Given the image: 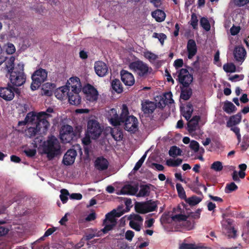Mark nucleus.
I'll return each mask as SVG.
<instances>
[{
  "instance_id": "obj_2",
  "label": "nucleus",
  "mask_w": 249,
  "mask_h": 249,
  "mask_svg": "<svg viewBox=\"0 0 249 249\" xmlns=\"http://www.w3.org/2000/svg\"><path fill=\"white\" fill-rule=\"evenodd\" d=\"M43 150L49 159L59 155L61 154V146L58 140L53 136L49 137L43 143Z\"/></svg>"
},
{
  "instance_id": "obj_44",
  "label": "nucleus",
  "mask_w": 249,
  "mask_h": 249,
  "mask_svg": "<svg viewBox=\"0 0 249 249\" xmlns=\"http://www.w3.org/2000/svg\"><path fill=\"white\" fill-rule=\"evenodd\" d=\"M224 70L227 72H233L235 71V66L232 63L226 64L223 66Z\"/></svg>"
},
{
  "instance_id": "obj_23",
  "label": "nucleus",
  "mask_w": 249,
  "mask_h": 249,
  "mask_svg": "<svg viewBox=\"0 0 249 249\" xmlns=\"http://www.w3.org/2000/svg\"><path fill=\"white\" fill-rule=\"evenodd\" d=\"M69 93V89L65 86L58 88L54 92L55 97L60 100L66 99L68 97Z\"/></svg>"
},
{
  "instance_id": "obj_55",
  "label": "nucleus",
  "mask_w": 249,
  "mask_h": 249,
  "mask_svg": "<svg viewBox=\"0 0 249 249\" xmlns=\"http://www.w3.org/2000/svg\"><path fill=\"white\" fill-rule=\"evenodd\" d=\"M142 223L134 222V221H130L129 225L132 229L137 231H140L141 229V225Z\"/></svg>"
},
{
  "instance_id": "obj_5",
  "label": "nucleus",
  "mask_w": 249,
  "mask_h": 249,
  "mask_svg": "<svg viewBox=\"0 0 249 249\" xmlns=\"http://www.w3.org/2000/svg\"><path fill=\"white\" fill-rule=\"evenodd\" d=\"M123 213L124 212L119 210H113L111 212L107 213L104 221L105 227L102 230L103 232L106 233L111 230L116 224V217H120Z\"/></svg>"
},
{
  "instance_id": "obj_34",
  "label": "nucleus",
  "mask_w": 249,
  "mask_h": 249,
  "mask_svg": "<svg viewBox=\"0 0 249 249\" xmlns=\"http://www.w3.org/2000/svg\"><path fill=\"white\" fill-rule=\"evenodd\" d=\"M202 200L201 197H198L196 196H192L186 199V202L190 205L194 206L198 204Z\"/></svg>"
},
{
  "instance_id": "obj_33",
  "label": "nucleus",
  "mask_w": 249,
  "mask_h": 249,
  "mask_svg": "<svg viewBox=\"0 0 249 249\" xmlns=\"http://www.w3.org/2000/svg\"><path fill=\"white\" fill-rule=\"evenodd\" d=\"M143 55L151 63H153L155 60L160 58L158 55H157L150 51L144 52Z\"/></svg>"
},
{
  "instance_id": "obj_45",
  "label": "nucleus",
  "mask_w": 249,
  "mask_h": 249,
  "mask_svg": "<svg viewBox=\"0 0 249 249\" xmlns=\"http://www.w3.org/2000/svg\"><path fill=\"white\" fill-rule=\"evenodd\" d=\"M68 196H69V193L67 190L62 189L61 190L60 198L63 203H65L67 201L68 199Z\"/></svg>"
},
{
  "instance_id": "obj_38",
  "label": "nucleus",
  "mask_w": 249,
  "mask_h": 249,
  "mask_svg": "<svg viewBox=\"0 0 249 249\" xmlns=\"http://www.w3.org/2000/svg\"><path fill=\"white\" fill-rule=\"evenodd\" d=\"M111 135L115 140L119 141L123 138L122 132L118 129H114L111 130Z\"/></svg>"
},
{
  "instance_id": "obj_35",
  "label": "nucleus",
  "mask_w": 249,
  "mask_h": 249,
  "mask_svg": "<svg viewBox=\"0 0 249 249\" xmlns=\"http://www.w3.org/2000/svg\"><path fill=\"white\" fill-rule=\"evenodd\" d=\"M181 154L182 150L176 146H172L169 151V155L172 157L180 156Z\"/></svg>"
},
{
  "instance_id": "obj_16",
  "label": "nucleus",
  "mask_w": 249,
  "mask_h": 249,
  "mask_svg": "<svg viewBox=\"0 0 249 249\" xmlns=\"http://www.w3.org/2000/svg\"><path fill=\"white\" fill-rule=\"evenodd\" d=\"M107 117L113 125L117 126L120 124V119L116 109H109L107 112Z\"/></svg>"
},
{
  "instance_id": "obj_41",
  "label": "nucleus",
  "mask_w": 249,
  "mask_h": 249,
  "mask_svg": "<svg viewBox=\"0 0 249 249\" xmlns=\"http://www.w3.org/2000/svg\"><path fill=\"white\" fill-rule=\"evenodd\" d=\"M188 217L186 215L182 214H176L172 216V219L174 221L176 222H182V223Z\"/></svg>"
},
{
  "instance_id": "obj_7",
  "label": "nucleus",
  "mask_w": 249,
  "mask_h": 249,
  "mask_svg": "<svg viewBox=\"0 0 249 249\" xmlns=\"http://www.w3.org/2000/svg\"><path fill=\"white\" fill-rule=\"evenodd\" d=\"M47 75V71L44 69L40 68L36 71L32 75L31 89L35 90L38 88L40 85L46 80Z\"/></svg>"
},
{
  "instance_id": "obj_6",
  "label": "nucleus",
  "mask_w": 249,
  "mask_h": 249,
  "mask_svg": "<svg viewBox=\"0 0 249 249\" xmlns=\"http://www.w3.org/2000/svg\"><path fill=\"white\" fill-rule=\"evenodd\" d=\"M158 208V201L149 200L145 202H136L135 209L137 213L144 214L156 211Z\"/></svg>"
},
{
  "instance_id": "obj_59",
  "label": "nucleus",
  "mask_w": 249,
  "mask_h": 249,
  "mask_svg": "<svg viewBox=\"0 0 249 249\" xmlns=\"http://www.w3.org/2000/svg\"><path fill=\"white\" fill-rule=\"evenodd\" d=\"M23 152L28 157H30L34 156L36 153V150L35 149H30L28 148H25Z\"/></svg>"
},
{
  "instance_id": "obj_48",
  "label": "nucleus",
  "mask_w": 249,
  "mask_h": 249,
  "mask_svg": "<svg viewBox=\"0 0 249 249\" xmlns=\"http://www.w3.org/2000/svg\"><path fill=\"white\" fill-rule=\"evenodd\" d=\"M237 189V185L234 182L228 184L225 188V192L229 193Z\"/></svg>"
},
{
  "instance_id": "obj_10",
  "label": "nucleus",
  "mask_w": 249,
  "mask_h": 249,
  "mask_svg": "<svg viewBox=\"0 0 249 249\" xmlns=\"http://www.w3.org/2000/svg\"><path fill=\"white\" fill-rule=\"evenodd\" d=\"M178 77L179 82L184 86L189 85L193 80L192 76L185 69H182L179 71Z\"/></svg>"
},
{
  "instance_id": "obj_8",
  "label": "nucleus",
  "mask_w": 249,
  "mask_h": 249,
  "mask_svg": "<svg viewBox=\"0 0 249 249\" xmlns=\"http://www.w3.org/2000/svg\"><path fill=\"white\" fill-rule=\"evenodd\" d=\"M102 129L98 121L95 119H90L88 122L87 133L89 137L96 139L101 134Z\"/></svg>"
},
{
  "instance_id": "obj_24",
  "label": "nucleus",
  "mask_w": 249,
  "mask_h": 249,
  "mask_svg": "<svg viewBox=\"0 0 249 249\" xmlns=\"http://www.w3.org/2000/svg\"><path fill=\"white\" fill-rule=\"evenodd\" d=\"M81 91H69L68 95L69 102L71 105L77 106L81 103V97L79 93Z\"/></svg>"
},
{
  "instance_id": "obj_22",
  "label": "nucleus",
  "mask_w": 249,
  "mask_h": 249,
  "mask_svg": "<svg viewBox=\"0 0 249 249\" xmlns=\"http://www.w3.org/2000/svg\"><path fill=\"white\" fill-rule=\"evenodd\" d=\"M108 165L109 162L107 160L103 157L97 158L94 162L95 168L100 171L106 170Z\"/></svg>"
},
{
  "instance_id": "obj_61",
  "label": "nucleus",
  "mask_w": 249,
  "mask_h": 249,
  "mask_svg": "<svg viewBox=\"0 0 249 249\" xmlns=\"http://www.w3.org/2000/svg\"><path fill=\"white\" fill-rule=\"evenodd\" d=\"M249 146V140L248 139L244 138L243 141L241 145V149L243 151H245Z\"/></svg>"
},
{
  "instance_id": "obj_53",
  "label": "nucleus",
  "mask_w": 249,
  "mask_h": 249,
  "mask_svg": "<svg viewBox=\"0 0 249 249\" xmlns=\"http://www.w3.org/2000/svg\"><path fill=\"white\" fill-rule=\"evenodd\" d=\"M38 131L36 126H30L26 131V133L29 137L35 136Z\"/></svg>"
},
{
  "instance_id": "obj_43",
  "label": "nucleus",
  "mask_w": 249,
  "mask_h": 249,
  "mask_svg": "<svg viewBox=\"0 0 249 249\" xmlns=\"http://www.w3.org/2000/svg\"><path fill=\"white\" fill-rule=\"evenodd\" d=\"M200 23L201 26L206 31H208L210 30V24L206 18H202L200 19Z\"/></svg>"
},
{
  "instance_id": "obj_14",
  "label": "nucleus",
  "mask_w": 249,
  "mask_h": 249,
  "mask_svg": "<svg viewBox=\"0 0 249 249\" xmlns=\"http://www.w3.org/2000/svg\"><path fill=\"white\" fill-rule=\"evenodd\" d=\"M142 110L143 113L149 115L152 113L157 107L156 104L148 100L142 101L141 103Z\"/></svg>"
},
{
  "instance_id": "obj_37",
  "label": "nucleus",
  "mask_w": 249,
  "mask_h": 249,
  "mask_svg": "<svg viewBox=\"0 0 249 249\" xmlns=\"http://www.w3.org/2000/svg\"><path fill=\"white\" fill-rule=\"evenodd\" d=\"M203 248L194 244L182 243L179 246V249H202Z\"/></svg>"
},
{
  "instance_id": "obj_49",
  "label": "nucleus",
  "mask_w": 249,
  "mask_h": 249,
  "mask_svg": "<svg viewBox=\"0 0 249 249\" xmlns=\"http://www.w3.org/2000/svg\"><path fill=\"white\" fill-rule=\"evenodd\" d=\"M153 37L158 38L162 45H163L164 41L166 38V36L164 34H158L157 33H154L153 34Z\"/></svg>"
},
{
  "instance_id": "obj_26",
  "label": "nucleus",
  "mask_w": 249,
  "mask_h": 249,
  "mask_svg": "<svg viewBox=\"0 0 249 249\" xmlns=\"http://www.w3.org/2000/svg\"><path fill=\"white\" fill-rule=\"evenodd\" d=\"M187 51L188 53V57L191 59L195 56L197 52V47L196 42L193 39H189L187 45Z\"/></svg>"
},
{
  "instance_id": "obj_52",
  "label": "nucleus",
  "mask_w": 249,
  "mask_h": 249,
  "mask_svg": "<svg viewBox=\"0 0 249 249\" xmlns=\"http://www.w3.org/2000/svg\"><path fill=\"white\" fill-rule=\"evenodd\" d=\"M53 111V110L52 108H48L46 112L42 111L38 113L39 117H44L45 118L48 119L49 117H51V116L49 114L50 113H52Z\"/></svg>"
},
{
  "instance_id": "obj_46",
  "label": "nucleus",
  "mask_w": 249,
  "mask_h": 249,
  "mask_svg": "<svg viewBox=\"0 0 249 249\" xmlns=\"http://www.w3.org/2000/svg\"><path fill=\"white\" fill-rule=\"evenodd\" d=\"M211 168L215 171H220L223 169L222 162L219 161L214 162L211 165Z\"/></svg>"
},
{
  "instance_id": "obj_3",
  "label": "nucleus",
  "mask_w": 249,
  "mask_h": 249,
  "mask_svg": "<svg viewBox=\"0 0 249 249\" xmlns=\"http://www.w3.org/2000/svg\"><path fill=\"white\" fill-rule=\"evenodd\" d=\"M139 187L137 185H131L127 184L124 185L120 190V192L117 193L118 195H135L138 197H144L149 195V188L147 185L141 186L140 190L138 193Z\"/></svg>"
},
{
  "instance_id": "obj_31",
  "label": "nucleus",
  "mask_w": 249,
  "mask_h": 249,
  "mask_svg": "<svg viewBox=\"0 0 249 249\" xmlns=\"http://www.w3.org/2000/svg\"><path fill=\"white\" fill-rule=\"evenodd\" d=\"M129 114V111L127 106L125 105H123L122 107V112L120 116H119V119H120V124L121 123H124L125 119L129 117V116H128Z\"/></svg>"
},
{
  "instance_id": "obj_17",
  "label": "nucleus",
  "mask_w": 249,
  "mask_h": 249,
  "mask_svg": "<svg viewBox=\"0 0 249 249\" xmlns=\"http://www.w3.org/2000/svg\"><path fill=\"white\" fill-rule=\"evenodd\" d=\"M121 76L122 81L126 86H131L135 83L134 77L129 71L124 70H122Z\"/></svg>"
},
{
  "instance_id": "obj_11",
  "label": "nucleus",
  "mask_w": 249,
  "mask_h": 249,
  "mask_svg": "<svg viewBox=\"0 0 249 249\" xmlns=\"http://www.w3.org/2000/svg\"><path fill=\"white\" fill-rule=\"evenodd\" d=\"M124 123V129L126 130L135 132L137 130L138 122L137 119L134 116H129Z\"/></svg>"
},
{
  "instance_id": "obj_54",
  "label": "nucleus",
  "mask_w": 249,
  "mask_h": 249,
  "mask_svg": "<svg viewBox=\"0 0 249 249\" xmlns=\"http://www.w3.org/2000/svg\"><path fill=\"white\" fill-rule=\"evenodd\" d=\"M189 146L195 152H198L199 148V144L198 142L196 141H191Z\"/></svg>"
},
{
  "instance_id": "obj_42",
  "label": "nucleus",
  "mask_w": 249,
  "mask_h": 249,
  "mask_svg": "<svg viewBox=\"0 0 249 249\" xmlns=\"http://www.w3.org/2000/svg\"><path fill=\"white\" fill-rule=\"evenodd\" d=\"M172 94L171 92H167L164 94L163 99L164 104H170L174 102L172 99Z\"/></svg>"
},
{
  "instance_id": "obj_30",
  "label": "nucleus",
  "mask_w": 249,
  "mask_h": 249,
  "mask_svg": "<svg viewBox=\"0 0 249 249\" xmlns=\"http://www.w3.org/2000/svg\"><path fill=\"white\" fill-rule=\"evenodd\" d=\"M223 110L228 114H231L236 110V107L231 102H227L224 104Z\"/></svg>"
},
{
  "instance_id": "obj_40",
  "label": "nucleus",
  "mask_w": 249,
  "mask_h": 249,
  "mask_svg": "<svg viewBox=\"0 0 249 249\" xmlns=\"http://www.w3.org/2000/svg\"><path fill=\"white\" fill-rule=\"evenodd\" d=\"M192 95V90L190 89H186L182 90L180 94V98L184 100H188Z\"/></svg>"
},
{
  "instance_id": "obj_4",
  "label": "nucleus",
  "mask_w": 249,
  "mask_h": 249,
  "mask_svg": "<svg viewBox=\"0 0 249 249\" xmlns=\"http://www.w3.org/2000/svg\"><path fill=\"white\" fill-rule=\"evenodd\" d=\"M129 68L135 73L139 78H146L152 71V69L151 67L140 60L130 63Z\"/></svg>"
},
{
  "instance_id": "obj_50",
  "label": "nucleus",
  "mask_w": 249,
  "mask_h": 249,
  "mask_svg": "<svg viewBox=\"0 0 249 249\" xmlns=\"http://www.w3.org/2000/svg\"><path fill=\"white\" fill-rule=\"evenodd\" d=\"M194 222H191L190 221L185 220L182 223V226L186 229L187 230H191L194 227Z\"/></svg>"
},
{
  "instance_id": "obj_25",
  "label": "nucleus",
  "mask_w": 249,
  "mask_h": 249,
  "mask_svg": "<svg viewBox=\"0 0 249 249\" xmlns=\"http://www.w3.org/2000/svg\"><path fill=\"white\" fill-rule=\"evenodd\" d=\"M49 126V123L47 119L44 117H39L37 119V122L36 123V126L38 131L44 132Z\"/></svg>"
},
{
  "instance_id": "obj_19",
  "label": "nucleus",
  "mask_w": 249,
  "mask_h": 249,
  "mask_svg": "<svg viewBox=\"0 0 249 249\" xmlns=\"http://www.w3.org/2000/svg\"><path fill=\"white\" fill-rule=\"evenodd\" d=\"M246 53L244 48L242 47H236L233 53L234 57L236 61L239 64H242L245 59Z\"/></svg>"
},
{
  "instance_id": "obj_60",
  "label": "nucleus",
  "mask_w": 249,
  "mask_h": 249,
  "mask_svg": "<svg viewBox=\"0 0 249 249\" xmlns=\"http://www.w3.org/2000/svg\"><path fill=\"white\" fill-rule=\"evenodd\" d=\"M244 76L243 74H235L230 77H229V80L232 82H236L238 81L242 80L244 79Z\"/></svg>"
},
{
  "instance_id": "obj_18",
  "label": "nucleus",
  "mask_w": 249,
  "mask_h": 249,
  "mask_svg": "<svg viewBox=\"0 0 249 249\" xmlns=\"http://www.w3.org/2000/svg\"><path fill=\"white\" fill-rule=\"evenodd\" d=\"M94 68L96 73L100 77L105 76L108 71L106 64L101 61L96 62Z\"/></svg>"
},
{
  "instance_id": "obj_9",
  "label": "nucleus",
  "mask_w": 249,
  "mask_h": 249,
  "mask_svg": "<svg viewBox=\"0 0 249 249\" xmlns=\"http://www.w3.org/2000/svg\"><path fill=\"white\" fill-rule=\"evenodd\" d=\"M74 137V132L72 126L64 125L60 130V138L64 143L70 142Z\"/></svg>"
},
{
  "instance_id": "obj_51",
  "label": "nucleus",
  "mask_w": 249,
  "mask_h": 249,
  "mask_svg": "<svg viewBox=\"0 0 249 249\" xmlns=\"http://www.w3.org/2000/svg\"><path fill=\"white\" fill-rule=\"evenodd\" d=\"M190 23L194 29H196L197 28L198 19L195 13L192 14Z\"/></svg>"
},
{
  "instance_id": "obj_32",
  "label": "nucleus",
  "mask_w": 249,
  "mask_h": 249,
  "mask_svg": "<svg viewBox=\"0 0 249 249\" xmlns=\"http://www.w3.org/2000/svg\"><path fill=\"white\" fill-rule=\"evenodd\" d=\"M182 162V160L180 158L176 159H170L166 160V164L168 166L177 167L179 166Z\"/></svg>"
},
{
  "instance_id": "obj_29",
  "label": "nucleus",
  "mask_w": 249,
  "mask_h": 249,
  "mask_svg": "<svg viewBox=\"0 0 249 249\" xmlns=\"http://www.w3.org/2000/svg\"><path fill=\"white\" fill-rule=\"evenodd\" d=\"M38 116H36V114L33 112H30L27 114L24 122H19L18 123L19 125L25 124L26 123H32L36 119L37 120Z\"/></svg>"
},
{
  "instance_id": "obj_36",
  "label": "nucleus",
  "mask_w": 249,
  "mask_h": 249,
  "mask_svg": "<svg viewBox=\"0 0 249 249\" xmlns=\"http://www.w3.org/2000/svg\"><path fill=\"white\" fill-rule=\"evenodd\" d=\"M112 87L113 89L118 93H121L123 91L122 84L118 79H115L112 81Z\"/></svg>"
},
{
  "instance_id": "obj_27",
  "label": "nucleus",
  "mask_w": 249,
  "mask_h": 249,
  "mask_svg": "<svg viewBox=\"0 0 249 249\" xmlns=\"http://www.w3.org/2000/svg\"><path fill=\"white\" fill-rule=\"evenodd\" d=\"M241 119L242 114L241 112L231 116L229 121L227 122V126L231 127L239 124L241 122Z\"/></svg>"
},
{
  "instance_id": "obj_57",
  "label": "nucleus",
  "mask_w": 249,
  "mask_h": 249,
  "mask_svg": "<svg viewBox=\"0 0 249 249\" xmlns=\"http://www.w3.org/2000/svg\"><path fill=\"white\" fill-rule=\"evenodd\" d=\"M230 127L231 128V130L236 134L238 141V142H240L241 139V136L240 133V128L238 127L234 126Z\"/></svg>"
},
{
  "instance_id": "obj_1",
  "label": "nucleus",
  "mask_w": 249,
  "mask_h": 249,
  "mask_svg": "<svg viewBox=\"0 0 249 249\" xmlns=\"http://www.w3.org/2000/svg\"><path fill=\"white\" fill-rule=\"evenodd\" d=\"M14 60L13 57H11L6 61V67L10 74L9 80L11 85L19 87L23 85L26 81V77L24 72V65L20 62L14 67Z\"/></svg>"
},
{
  "instance_id": "obj_12",
  "label": "nucleus",
  "mask_w": 249,
  "mask_h": 249,
  "mask_svg": "<svg viewBox=\"0 0 249 249\" xmlns=\"http://www.w3.org/2000/svg\"><path fill=\"white\" fill-rule=\"evenodd\" d=\"M65 86L69 89V91H81V90L80 79L77 77L70 78Z\"/></svg>"
},
{
  "instance_id": "obj_21",
  "label": "nucleus",
  "mask_w": 249,
  "mask_h": 249,
  "mask_svg": "<svg viewBox=\"0 0 249 249\" xmlns=\"http://www.w3.org/2000/svg\"><path fill=\"white\" fill-rule=\"evenodd\" d=\"M200 119L199 116H195L188 122V130L190 134H194L199 128L198 122Z\"/></svg>"
},
{
  "instance_id": "obj_20",
  "label": "nucleus",
  "mask_w": 249,
  "mask_h": 249,
  "mask_svg": "<svg viewBox=\"0 0 249 249\" xmlns=\"http://www.w3.org/2000/svg\"><path fill=\"white\" fill-rule=\"evenodd\" d=\"M77 156V152L74 149H70L64 155L63 162L65 165H70L73 164Z\"/></svg>"
},
{
  "instance_id": "obj_47",
  "label": "nucleus",
  "mask_w": 249,
  "mask_h": 249,
  "mask_svg": "<svg viewBox=\"0 0 249 249\" xmlns=\"http://www.w3.org/2000/svg\"><path fill=\"white\" fill-rule=\"evenodd\" d=\"M128 219L130 221H134V222H137L139 223H142L143 219L142 217L137 214H130L128 217Z\"/></svg>"
},
{
  "instance_id": "obj_28",
  "label": "nucleus",
  "mask_w": 249,
  "mask_h": 249,
  "mask_svg": "<svg viewBox=\"0 0 249 249\" xmlns=\"http://www.w3.org/2000/svg\"><path fill=\"white\" fill-rule=\"evenodd\" d=\"M152 16L158 22H161L165 18V13L161 10H157L152 13Z\"/></svg>"
},
{
  "instance_id": "obj_63",
  "label": "nucleus",
  "mask_w": 249,
  "mask_h": 249,
  "mask_svg": "<svg viewBox=\"0 0 249 249\" xmlns=\"http://www.w3.org/2000/svg\"><path fill=\"white\" fill-rule=\"evenodd\" d=\"M134 236V232L130 230L127 231L125 234V238L128 240L131 241L132 240Z\"/></svg>"
},
{
  "instance_id": "obj_58",
  "label": "nucleus",
  "mask_w": 249,
  "mask_h": 249,
  "mask_svg": "<svg viewBox=\"0 0 249 249\" xmlns=\"http://www.w3.org/2000/svg\"><path fill=\"white\" fill-rule=\"evenodd\" d=\"M16 49L14 45L12 43H8L6 48V52L9 54H12L15 52Z\"/></svg>"
},
{
  "instance_id": "obj_15",
  "label": "nucleus",
  "mask_w": 249,
  "mask_h": 249,
  "mask_svg": "<svg viewBox=\"0 0 249 249\" xmlns=\"http://www.w3.org/2000/svg\"><path fill=\"white\" fill-rule=\"evenodd\" d=\"M84 91L86 94V97L87 100L93 102L98 99V92L92 86L88 85L84 88Z\"/></svg>"
},
{
  "instance_id": "obj_39",
  "label": "nucleus",
  "mask_w": 249,
  "mask_h": 249,
  "mask_svg": "<svg viewBox=\"0 0 249 249\" xmlns=\"http://www.w3.org/2000/svg\"><path fill=\"white\" fill-rule=\"evenodd\" d=\"M238 175L240 178H243L245 177L246 173L244 171H240L238 173L236 171H234L233 172L232 175V179L237 182H240V179L238 177Z\"/></svg>"
},
{
  "instance_id": "obj_13",
  "label": "nucleus",
  "mask_w": 249,
  "mask_h": 249,
  "mask_svg": "<svg viewBox=\"0 0 249 249\" xmlns=\"http://www.w3.org/2000/svg\"><path fill=\"white\" fill-rule=\"evenodd\" d=\"M16 89L8 85L7 88H0V96L5 100L10 101L14 97Z\"/></svg>"
},
{
  "instance_id": "obj_56",
  "label": "nucleus",
  "mask_w": 249,
  "mask_h": 249,
  "mask_svg": "<svg viewBox=\"0 0 249 249\" xmlns=\"http://www.w3.org/2000/svg\"><path fill=\"white\" fill-rule=\"evenodd\" d=\"M226 234L231 238H235L236 237V231L232 227H230L227 230Z\"/></svg>"
},
{
  "instance_id": "obj_64",
  "label": "nucleus",
  "mask_w": 249,
  "mask_h": 249,
  "mask_svg": "<svg viewBox=\"0 0 249 249\" xmlns=\"http://www.w3.org/2000/svg\"><path fill=\"white\" fill-rule=\"evenodd\" d=\"M240 30V27L239 26H232L231 28V33L232 35L235 36L239 33Z\"/></svg>"
},
{
  "instance_id": "obj_62",
  "label": "nucleus",
  "mask_w": 249,
  "mask_h": 249,
  "mask_svg": "<svg viewBox=\"0 0 249 249\" xmlns=\"http://www.w3.org/2000/svg\"><path fill=\"white\" fill-rule=\"evenodd\" d=\"M200 212L201 210L200 209H197L195 212L191 213L189 216L194 219H198L200 217Z\"/></svg>"
}]
</instances>
